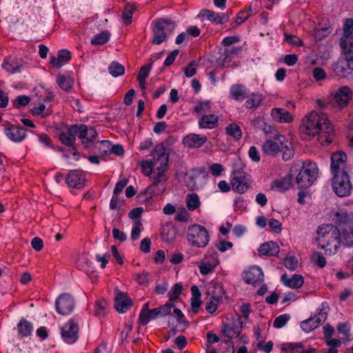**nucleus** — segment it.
Listing matches in <instances>:
<instances>
[{"label":"nucleus","mask_w":353,"mask_h":353,"mask_svg":"<svg viewBox=\"0 0 353 353\" xmlns=\"http://www.w3.org/2000/svg\"><path fill=\"white\" fill-rule=\"evenodd\" d=\"M312 76L316 81H319L325 79L327 77V74L322 68L316 67L312 70Z\"/></svg>","instance_id":"obj_58"},{"label":"nucleus","mask_w":353,"mask_h":353,"mask_svg":"<svg viewBox=\"0 0 353 353\" xmlns=\"http://www.w3.org/2000/svg\"><path fill=\"white\" fill-rule=\"evenodd\" d=\"M242 322H233L231 324H223L222 328L223 334L228 338H232L239 335L242 330Z\"/></svg>","instance_id":"obj_25"},{"label":"nucleus","mask_w":353,"mask_h":353,"mask_svg":"<svg viewBox=\"0 0 353 353\" xmlns=\"http://www.w3.org/2000/svg\"><path fill=\"white\" fill-rule=\"evenodd\" d=\"M352 90L346 85L340 87L334 93L330 103L335 108H344L352 99Z\"/></svg>","instance_id":"obj_11"},{"label":"nucleus","mask_w":353,"mask_h":353,"mask_svg":"<svg viewBox=\"0 0 353 353\" xmlns=\"http://www.w3.org/2000/svg\"><path fill=\"white\" fill-rule=\"evenodd\" d=\"M340 46L343 54H350V56L353 57V31L347 29V26L343 27V34L340 39Z\"/></svg>","instance_id":"obj_15"},{"label":"nucleus","mask_w":353,"mask_h":353,"mask_svg":"<svg viewBox=\"0 0 353 353\" xmlns=\"http://www.w3.org/2000/svg\"><path fill=\"white\" fill-rule=\"evenodd\" d=\"M83 129H85V125L84 124H79V125H73L70 126L68 130L70 133L72 134V136L76 139V137H78L83 143Z\"/></svg>","instance_id":"obj_48"},{"label":"nucleus","mask_w":353,"mask_h":353,"mask_svg":"<svg viewBox=\"0 0 353 353\" xmlns=\"http://www.w3.org/2000/svg\"><path fill=\"white\" fill-rule=\"evenodd\" d=\"M183 290V286L181 283H175L168 292L170 301H175L179 298Z\"/></svg>","instance_id":"obj_49"},{"label":"nucleus","mask_w":353,"mask_h":353,"mask_svg":"<svg viewBox=\"0 0 353 353\" xmlns=\"http://www.w3.org/2000/svg\"><path fill=\"white\" fill-rule=\"evenodd\" d=\"M74 299L68 293L61 294L55 301L56 310L61 315L70 314L74 310Z\"/></svg>","instance_id":"obj_12"},{"label":"nucleus","mask_w":353,"mask_h":353,"mask_svg":"<svg viewBox=\"0 0 353 353\" xmlns=\"http://www.w3.org/2000/svg\"><path fill=\"white\" fill-rule=\"evenodd\" d=\"M219 260L214 256L212 261L202 263L199 265L200 272L203 275H206L214 270V268L219 265Z\"/></svg>","instance_id":"obj_38"},{"label":"nucleus","mask_w":353,"mask_h":353,"mask_svg":"<svg viewBox=\"0 0 353 353\" xmlns=\"http://www.w3.org/2000/svg\"><path fill=\"white\" fill-rule=\"evenodd\" d=\"M208 141L206 136H201L196 134H189L183 137V143L189 148H199Z\"/></svg>","instance_id":"obj_18"},{"label":"nucleus","mask_w":353,"mask_h":353,"mask_svg":"<svg viewBox=\"0 0 353 353\" xmlns=\"http://www.w3.org/2000/svg\"><path fill=\"white\" fill-rule=\"evenodd\" d=\"M262 150L265 154L273 157L281 152L282 159L285 161L291 159L295 153L292 143L280 134H276L272 139L265 141L262 145Z\"/></svg>","instance_id":"obj_4"},{"label":"nucleus","mask_w":353,"mask_h":353,"mask_svg":"<svg viewBox=\"0 0 353 353\" xmlns=\"http://www.w3.org/2000/svg\"><path fill=\"white\" fill-rule=\"evenodd\" d=\"M347 155L342 151L333 153L331 157V171L332 174L348 172L346 165Z\"/></svg>","instance_id":"obj_14"},{"label":"nucleus","mask_w":353,"mask_h":353,"mask_svg":"<svg viewBox=\"0 0 353 353\" xmlns=\"http://www.w3.org/2000/svg\"><path fill=\"white\" fill-rule=\"evenodd\" d=\"M241 50V48L237 47H233L230 50H225L222 56L218 59L219 64L223 65L226 61L230 62L233 56L238 54Z\"/></svg>","instance_id":"obj_36"},{"label":"nucleus","mask_w":353,"mask_h":353,"mask_svg":"<svg viewBox=\"0 0 353 353\" xmlns=\"http://www.w3.org/2000/svg\"><path fill=\"white\" fill-rule=\"evenodd\" d=\"M199 126L203 129H213L218 126V117L215 114L202 116L199 121Z\"/></svg>","instance_id":"obj_27"},{"label":"nucleus","mask_w":353,"mask_h":353,"mask_svg":"<svg viewBox=\"0 0 353 353\" xmlns=\"http://www.w3.org/2000/svg\"><path fill=\"white\" fill-rule=\"evenodd\" d=\"M78 323L74 319H71L62 327L61 337L65 343L72 344L78 339Z\"/></svg>","instance_id":"obj_13"},{"label":"nucleus","mask_w":353,"mask_h":353,"mask_svg":"<svg viewBox=\"0 0 353 353\" xmlns=\"http://www.w3.org/2000/svg\"><path fill=\"white\" fill-rule=\"evenodd\" d=\"M312 260L320 268L325 267L327 263L325 258L320 252L314 253Z\"/></svg>","instance_id":"obj_62"},{"label":"nucleus","mask_w":353,"mask_h":353,"mask_svg":"<svg viewBox=\"0 0 353 353\" xmlns=\"http://www.w3.org/2000/svg\"><path fill=\"white\" fill-rule=\"evenodd\" d=\"M283 283L290 288L297 289L301 288L304 282L303 277L301 274H294L289 278L286 274L281 276Z\"/></svg>","instance_id":"obj_23"},{"label":"nucleus","mask_w":353,"mask_h":353,"mask_svg":"<svg viewBox=\"0 0 353 353\" xmlns=\"http://www.w3.org/2000/svg\"><path fill=\"white\" fill-rule=\"evenodd\" d=\"M152 159L148 161H143L141 167L145 174L150 175L152 173V169L157 168V172H154V184L156 185L160 182L163 177V173L167 170L168 163V155L165 153V148L163 144H159L151 152Z\"/></svg>","instance_id":"obj_3"},{"label":"nucleus","mask_w":353,"mask_h":353,"mask_svg":"<svg viewBox=\"0 0 353 353\" xmlns=\"http://www.w3.org/2000/svg\"><path fill=\"white\" fill-rule=\"evenodd\" d=\"M250 182L251 181L248 176L238 173L237 175L232 178L231 185L234 190L238 193L243 194L248 190Z\"/></svg>","instance_id":"obj_16"},{"label":"nucleus","mask_w":353,"mask_h":353,"mask_svg":"<svg viewBox=\"0 0 353 353\" xmlns=\"http://www.w3.org/2000/svg\"><path fill=\"white\" fill-rule=\"evenodd\" d=\"M225 132L229 136L234 138V140L238 141L242 137V132L240 127L235 123H232L230 124L226 128H225Z\"/></svg>","instance_id":"obj_41"},{"label":"nucleus","mask_w":353,"mask_h":353,"mask_svg":"<svg viewBox=\"0 0 353 353\" xmlns=\"http://www.w3.org/2000/svg\"><path fill=\"white\" fill-rule=\"evenodd\" d=\"M259 252L265 256H276L279 252V247L274 241H268L260 245Z\"/></svg>","instance_id":"obj_28"},{"label":"nucleus","mask_w":353,"mask_h":353,"mask_svg":"<svg viewBox=\"0 0 353 353\" xmlns=\"http://www.w3.org/2000/svg\"><path fill=\"white\" fill-rule=\"evenodd\" d=\"M57 83L62 90L69 91L72 88L74 81L70 77L59 74L57 77Z\"/></svg>","instance_id":"obj_39"},{"label":"nucleus","mask_w":353,"mask_h":353,"mask_svg":"<svg viewBox=\"0 0 353 353\" xmlns=\"http://www.w3.org/2000/svg\"><path fill=\"white\" fill-rule=\"evenodd\" d=\"M97 132L95 128L90 127L88 128L85 125V129H83V144L85 148L88 147V143L92 142L97 137Z\"/></svg>","instance_id":"obj_37"},{"label":"nucleus","mask_w":353,"mask_h":353,"mask_svg":"<svg viewBox=\"0 0 353 353\" xmlns=\"http://www.w3.org/2000/svg\"><path fill=\"white\" fill-rule=\"evenodd\" d=\"M59 140L63 144L68 147H74L75 138L70 133L68 130H67L66 132H61L59 134Z\"/></svg>","instance_id":"obj_47"},{"label":"nucleus","mask_w":353,"mask_h":353,"mask_svg":"<svg viewBox=\"0 0 353 353\" xmlns=\"http://www.w3.org/2000/svg\"><path fill=\"white\" fill-rule=\"evenodd\" d=\"M263 100V97L259 93H252L248 94V100L245 102L247 108L252 109L258 107Z\"/></svg>","instance_id":"obj_40"},{"label":"nucleus","mask_w":353,"mask_h":353,"mask_svg":"<svg viewBox=\"0 0 353 353\" xmlns=\"http://www.w3.org/2000/svg\"><path fill=\"white\" fill-rule=\"evenodd\" d=\"M210 108V105L209 101L200 102L197 104L194 108V111L197 114H201L202 113L208 112Z\"/></svg>","instance_id":"obj_59"},{"label":"nucleus","mask_w":353,"mask_h":353,"mask_svg":"<svg viewBox=\"0 0 353 353\" xmlns=\"http://www.w3.org/2000/svg\"><path fill=\"white\" fill-rule=\"evenodd\" d=\"M300 134L307 141L318 135L319 142L323 145H328L334 139V129L325 113L311 112L302 120Z\"/></svg>","instance_id":"obj_2"},{"label":"nucleus","mask_w":353,"mask_h":353,"mask_svg":"<svg viewBox=\"0 0 353 353\" xmlns=\"http://www.w3.org/2000/svg\"><path fill=\"white\" fill-rule=\"evenodd\" d=\"M191 307L192 310L194 313L196 314L200 308L201 305V294L199 291V288L196 285H193L191 287Z\"/></svg>","instance_id":"obj_30"},{"label":"nucleus","mask_w":353,"mask_h":353,"mask_svg":"<svg viewBox=\"0 0 353 353\" xmlns=\"http://www.w3.org/2000/svg\"><path fill=\"white\" fill-rule=\"evenodd\" d=\"M252 9L251 7L249 8V10H241L239 12V13L237 14L236 17L235 22L237 24H241L244 21H245L251 15H252Z\"/></svg>","instance_id":"obj_55"},{"label":"nucleus","mask_w":353,"mask_h":353,"mask_svg":"<svg viewBox=\"0 0 353 353\" xmlns=\"http://www.w3.org/2000/svg\"><path fill=\"white\" fill-rule=\"evenodd\" d=\"M31 112L33 115L41 116V117H46L50 114V111L46 110L44 104H39L38 106L34 107L31 110Z\"/></svg>","instance_id":"obj_53"},{"label":"nucleus","mask_w":353,"mask_h":353,"mask_svg":"<svg viewBox=\"0 0 353 353\" xmlns=\"http://www.w3.org/2000/svg\"><path fill=\"white\" fill-rule=\"evenodd\" d=\"M230 93L232 97L236 101H242L248 97L247 89L241 84H235L232 85Z\"/></svg>","instance_id":"obj_29"},{"label":"nucleus","mask_w":353,"mask_h":353,"mask_svg":"<svg viewBox=\"0 0 353 353\" xmlns=\"http://www.w3.org/2000/svg\"><path fill=\"white\" fill-rule=\"evenodd\" d=\"M65 181L69 187L80 189L85 185V179L82 172L73 170L70 172Z\"/></svg>","instance_id":"obj_19"},{"label":"nucleus","mask_w":353,"mask_h":353,"mask_svg":"<svg viewBox=\"0 0 353 353\" xmlns=\"http://www.w3.org/2000/svg\"><path fill=\"white\" fill-rule=\"evenodd\" d=\"M142 226L141 221L138 219L137 220L132 227L131 231V239L132 241H135L139 239L141 233V228Z\"/></svg>","instance_id":"obj_56"},{"label":"nucleus","mask_w":353,"mask_h":353,"mask_svg":"<svg viewBox=\"0 0 353 353\" xmlns=\"http://www.w3.org/2000/svg\"><path fill=\"white\" fill-rule=\"evenodd\" d=\"M157 318H159V316L157 313V310H156V308H154L150 310L149 312H147V314L139 319V322L141 325H145L151 320L156 319Z\"/></svg>","instance_id":"obj_51"},{"label":"nucleus","mask_w":353,"mask_h":353,"mask_svg":"<svg viewBox=\"0 0 353 353\" xmlns=\"http://www.w3.org/2000/svg\"><path fill=\"white\" fill-rule=\"evenodd\" d=\"M284 265L290 270H294L297 268L298 261L295 256L287 257Z\"/></svg>","instance_id":"obj_63"},{"label":"nucleus","mask_w":353,"mask_h":353,"mask_svg":"<svg viewBox=\"0 0 353 353\" xmlns=\"http://www.w3.org/2000/svg\"><path fill=\"white\" fill-rule=\"evenodd\" d=\"M207 293L215 301H222L224 291L223 287L216 283L210 284L208 288Z\"/></svg>","instance_id":"obj_31"},{"label":"nucleus","mask_w":353,"mask_h":353,"mask_svg":"<svg viewBox=\"0 0 353 353\" xmlns=\"http://www.w3.org/2000/svg\"><path fill=\"white\" fill-rule=\"evenodd\" d=\"M108 70L110 74L114 77H117L124 74V67L117 61H113L109 65Z\"/></svg>","instance_id":"obj_44"},{"label":"nucleus","mask_w":353,"mask_h":353,"mask_svg":"<svg viewBox=\"0 0 353 353\" xmlns=\"http://www.w3.org/2000/svg\"><path fill=\"white\" fill-rule=\"evenodd\" d=\"M161 236L164 241L172 242L176 237V230L173 225L168 224L163 226Z\"/></svg>","instance_id":"obj_35"},{"label":"nucleus","mask_w":353,"mask_h":353,"mask_svg":"<svg viewBox=\"0 0 353 353\" xmlns=\"http://www.w3.org/2000/svg\"><path fill=\"white\" fill-rule=\"evenodd\" d=\"M187 239L193 246L205 248L208 244L210 234L203 226L194 224L188 228Z\"/></svg>","instance_id":"obj_6"},{"label":"nucleus","mask_w":353,"mask_h":353,"mask_svg":"<svg viewBox=\"0 0 353 353\" xmlns=\"http://www.w3.org/2000/svg\"><path fill=\"white\" fill-rule=\"evenodd\" d=\"M132 305V300L126 293L118 291L114 297V307L119 313H124Z\"/></svg>","instance_id":"obj_17"},{"label":"nucleus","mask_w":353,"mask_h":353,"mask_svg":"<svg viewBox=\"0 0 353 353\" xmlns=\"http://www.w3.org/2000/svg\"><path fill=\"white\" fill-rule=\"evenodd\" d=\"M326 307H327L325 305V303H323L321 308L319 309L316 315L302 321L301 323L302 330L305 332H310L322 325L327 318Z\"/></svg>","instance_id":"obj_10"},{"label":"nucleus","mask_w":353,"mask_h":353,"mask_svg":"<svg viewBox=\"0 0 353 353\" xmlns=\"http://www.w3.org/2000/svg\"><path fill=\"white\" fill-rule=\"evenodd\" d=\"M19 333L22 336H29L33 330L32 324L25 319H21L17 325Z\"/></svg>","instance_id":"obj_34"},{"label":"nucleus","mask_w":353,"mask_h":353,"mask_svg":"<svg viewBox=\"0 0 353 353\" xmlns=\"http://www.w3.org/2000/svg\"><path fill=\"white\" fill-rule=\"evenodd\" d=\"M221 303V301H215L212 298H210L209 301L205 303L206 311L210 314L214 313L216 310L217 306Z\"/></svg>","instance_id":"obj_61"},{"label":"nucleus","mask_w":353,"mask_h":353,"mask_svg":"<svg viewBox=\"0 0 353 353\" xmlns=\"http://www.w3.org/2000/svg\"><path fill=\"white\" fill-rule=\"evenodd\" d=\"M331 70L333 74L340 78H345L353 71V57L350 54H343L335 63L332 64Z\"/></svg>","instance_id":"obj_9"},{"label":"nucleus","mask_w":353,"mask_h":353,"mask_svg":"<svg viewBox=\"0 0 353 353\" xmlns=\"http://www.w3.org/2000/svg\"><path fill=\"white\" fill-rule=\"evenodd\" d=\"M200 14L203 17L206 18L208 20L215 23L216 24H224L228 22L230 19L228 14H220L208 9L201 10Z\"/></svg>","instance_id":"obj_21"},{"label":"nucleus","mask_w":353,"mask_h":353,"mask_svg":"<svg viewBox=\"0 0 353 353\" xmlns=\"http://www.w3.org/2000/svg\"><path fill=\"white\" fill-rule=\"evenodd\" d=\"M172 310H173V313L176 316L177 323L179 324H183L184 327H187L188 324V322L185 319V316H184V314L182 312V311L180 309L175 307L174 305V308H172Z\"/></svg>","instance_id":"obj_60"},{"label":"nucleus","mask_w":353,"mask_h":353,"mask_svg":"<svg viewBox=\"0 0 353 353\" xmlns=\"http://www.w3.org/2000/svg\"><path fill=\"white\" fill-rule=\"evenodd\" d=\"M134 276L136 281L139 285H146L149 283V274L146 272L135 274Z\"/></svg>","instance_id":"obj_57"},{"label":"nucleus","mask_w":353,"mask_h":353,"mask_svg":"<svg viewBox=\"0 0 353 353\" xmlns=\"http://www.w3.org/2000/svg\"><path fill=\"white\" fill-rule=\"evenodd\" d=\"M272 119L279 123H290L292 121L290 113L283 108H274L271 111Z\"/></svg>","instance_id":"obj_24"},{"label":"nucleus","mask_w":353,"mask_h":353,"mask_svg":"<svg viewBox=\"0 0 353 353\" xmlns=\"http://www.w3.org/2000/svg\"><path fill=\"white\" fill-rule=\"evenodd\" d=\"M333 221L336 226L323 225L316 231L319 235H321L320 242H326L321 247L327 255L336 254L341 243L347 247L353 245V214L337 212L334 214Z\"/></svg>","instance_id":"obj_1"},{"label":"nucleus","mask_w":353,"mask_h":353,"mask_svg":"<svg viewBox=\"0 0 353 353\" xmlns=\"http://www.w3.org/2000/svg\"><path fill=\"white\" fill-rule=\"evenodd\" d=\"M292 182V175L288 174L279 180L273 182L272 188L279 192H284L290 188Z\"/></svg>","instance_id":"obj_33"},{"label":"nucleus","mask_w":353,"mask_h":353,"mask_svg":"<svg viewBox=\"0 0 353 353\" xmlns=\"http://www.w3.org/2000/svg\"><path fill=\"white\" fill-rule=\"evenodd\" d=\"M174 29V23L170 19H159L152 23L153 44L159 45L166 40L167 34Z\"/></svg>","instance_id":"obj_5"},{"label":"nucleus","mask_w":353,"mask_h":353,"mask_svg":"<svg viewBox=\"0 0 353 353\" xmlns=\"http://www.w3.org/2000/svg\"><path fill=\"white\" fill-rule=\"evenodd\" d=\"M21 66L22 65L19 62L12 57L6 58L2 64V67L4 70L12 74L19 72L21 71Z\"/></svg>","instance_id":"obj_32"},{"label":"nucleus","mask_w":353,"mask_h":353,"mask_svg":"<svg viewBox=\"0 0 353 353\" xmlns=\"http://www.w3.org/2000/svg\"><path fill=\"white\" fill-rule=\"evenodd\" d=\"M136 9L133 4L128 3L122 13V19L125 25H129L132 23V17L134 10Z\"/></svg>","instance_id":"obj_45"},{"label":"nucleus","mask_w":353,"mask_h":353,"mask_svg":"<svg viewBox=\"0 0 353 353\" xmlns=\"http://www.w3.org/2000/svg\"><path fill=\"white\" fill-rule=\"evenodd\" d=\"M186 205L189 210L193 211L200 205L199 197L196 194H189L186 196Z\"/></svg>","instance_id":"obj_42"},{"label":"nucleus","mask_w":353,"mask_h":353,"mask_svg":"<svg viewBox=\"0 0 353 353\" xmlns=\"http://www.w3.org/2000/svg\"><path fill=\"white\" fill-rule=\"evenodd\" d=\"M7 137L14 142L21 141L26 137V130L18 125H11L5 129Z\"/></svg>","instance_id":"obj_22"},{"label":"nucleus","mask_w":353,"mask_h":353,"mask_svg":"<svg viewBox=\"0 0 353 353\" xmlns=\"http://www.w3.org/2000/svg\"><path fill=\"white\" fill-rule=\"evenodd\" d=\"M30 101V98L26 95L17 97L13 101V105L16 108H20L27 105Z\"/></svg>","instance_id":"obj_54"},{"label":"nucleus","mask_w":353,"mask_h":353,"mask_svg":"<svg viewBox=\"0 0 353 353\" xmlns=\"http://www.w3.org/2000/svg\"><path fill=\"white\" fill-rule=\"evenodd\" d=\"M108 303L103 299L99 300L96 303L94 314L99 317L104 316L107 312Z\"/></svg>","instance_id":"obj_50"},{"label":"nucleus","mask_w":353,"mask_h":353,"mask_svg":"<svg viewBox=\"0 0 353 353\" xmlns=\"http://www.w3.org/2000/svg\"><path fill=\"white\" fill-rule=\"evenodd\" d=\"M332 189L339 197L349 196L352 186L350 181L348 172L333 174Z\"/></svg>","instance_id":"obj_8"},{"label":"nucleus","mask_w":353,"mask_h":353,"mask_svg":"<svg viewBox=\"0 0 353 353\" xmlns=\"http://www.w3.org/2000/svg\"><path fill=\"white\" fill-rule=\"evenodd\" d=\"M290 319V315L288 314H281L277 316L274 322L273 326L276 328H281L283 327L287 322Z\"/></svg>","instance_id":"obj_52"},{"label":"nucleus","mask_w":353,"mask_h":353,"mask_svg":"<svg viewBox=\"0 0 353 353\" xmlns=\"http://www.w3.org/2000/svg\"><path fill=\"white\" fill-rule=\"evenodd\" d=\"M71 59V53L68 50H61L58 52L57 57H52L50 63L56 68H60L64 63Z\"/></svg>","instance_id":"obj_26"},{"label":"nucleus","mask_w":353,"mask_h":353,"mask_svg":"<svg viewBox=\"0 0 353 353\" xmlns=\"http://www.w3.org/2000/svg\"><path fill=\"white\" fill-rule=\"evenodd\" d=\"M110 37L108 31H103L95 34L91 40L92 45H103L108 42Z\"/></svg>","instance_id":"obj_43"},{"label":"nucleus","mask_w":353,"mask_h":353,"mask_svg":"<svg viewBox=\"0 0 353 353\" xmlns=\"http://www.w3.org/2000/svg\"><path fill=\"white\" fill-rule=\"evenodd\" d=\"M174 308V304L170 302L165 303L159 307H157V313L159 316V318L165 317L166 316H171L172 319H173V316L172 315V309Z\"/></svg>","instance_id":"obj_46"},{"label":"nucleus","mask_w":353,"mask_h":353,"mask_svg":"<svg viewBox=\"0 0 353 353\" xmlns=\"http://www.w3.org/2000/svg\"><path fill=\"white\" fill-rule=\"evenodd\" d=\"M245 283L256 285L263 281V272L261 268L254 266L243 273Z\"/></svg>","instance_id":"obj_20"},{"label":"nucleus","mask_w":353,"mask_h":353,"mask_svg":"<svg viewBox=\"0 0 353 353\" xmlns=\"http://www.w3.org/2000/svg\"><path fill=\"white\" fill-rule=\"evenodd\" d=\"M257 349L263 351L265 353H270L272 350L273 342L272 341H268L267 343L263 344V341H260L256 345Z\"/></svg>","instance_id":"obj_64"},{"label":"nucleus","mask_w":353,"mask_h":353,"mask_svg":"<svg viewBox=\"0 0 353 353\" xmlns=\"http://www.w3.org/2000/svg\"><path fill=\"white\" fill-rule=\"evenodd\" d=\"M318 168L315 163L303 164L296 176V183L300 189L307 188L312 185L317 176Z\"/></svg>","instance_id":"obj_7"}]
</instances>
